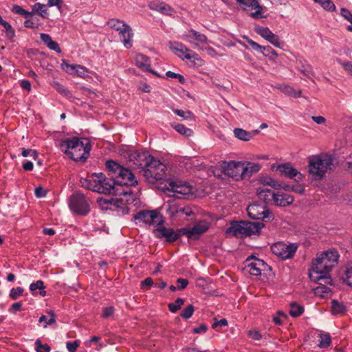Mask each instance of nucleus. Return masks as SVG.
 <instances>
[{
    "instance_id": "1",
    "label": "nucleus",
    "mask_w": 352,
    "mask_h": 352,
    "mask_svg": "<svg viewBox=\"0 0 352 352\" xmlns=\"http://www.w3.org/2000/svg\"><path fill=\"white\" fill-rule=\"evenodd\" d=\"M105 166L108 175L114 179L116 186H120V188H118L120 191H125L124 193H122L123 197L116 199V201H120L122 204L124 202L122 206H118V212L129 214L131 208L126 203L132 198L133 192L131 187L137 185L138 180L129 168L122 166L117 161L109 160L106 162Z\"/></svg>"
},
{
    "instance_id": "2",
    "label": "nucleus",
    "mask_w": 352,
    "mask_h": 352,
    "mask_svg": "<svg viewBox=\"0 0 352 352\" xmlns=\"http://www.w3.org/2000/svg\"><path fill=\"white\" fill-rule=\"evenodd\" d=\"M340 255L336 249H329L321 253L312 263L309 272L310 279L320 285L331 284V279L329 276L332 267L338 263Z\"/></svg>"
},
{
    "instance_id": "3",
    "label": "nucleus",
    "mask_w": 352,
    "mask_h": 352,
    "mask_svg": "<svg viewBox=\"0 0 352 352\" xmlns=\"http://www.w3.org/2000/svg\"><path fill=\"white\" fill-rule=\"evenodd\" d=\"M60 148L72 160L84 162L89 155L91 145L88 139L73 137L61 140Z\"/></svg>"
},
{
    "instance_id": "4",
    "label": "nucleus",
    "mask_w": 352,
    "mask_h": 352,
    "mask_svg": "<svg viewBox=\"0 0 352 352\" xmlns=\"http://www.w3.org/2000/svg\"><path fill=\"white\" fill-rule=\"evenodd\" d=\"M81 183L82 186L98 193L121 197L122 193L125 192L120 191L118 188H120V186H116L114 179L112 177L107 178L102 173H94L89 179H85Z\"/></svg>"
},
{
    "instance_id": "5",
    "label": "nucleus",
    "mask_w": 352,
    "mask_h": 352,
    "mask_svg": "<svg viewBox=\"0 0 352 352\" xmlns=\"http://www.w3.org/2000/svg\"><path fill=\"white\" fill-rule=\"evenodd\" d=\"M264 224L259 221H231L230 227L226 230L227 237L243 239L252 234H258Z\"/></svg>"
},
{
    "instance_id": "6",
    "label": "nucleus",
    "mask_w": 352,
    "mask_h": 352,
    "mask_svg": "<svg viewBox=\"0 0 352 352\" xmlns=\"http://www.w3.org/2000/svg\"><path fill=\"white\" fill-rule=\"evenodd\" d=\"M309 173L314 179L320 180L325 175L333 164V158L331 155L321 153L312 155L308 160Z\"/></svg>"
},
{
    "instance_id": "7",
    "label": "nucleus",
    "mask_w": 352,
    "mask_h": 352,
    "mask_svg": "<svg viewBox=\"0 0 352 352\" xmlns=\"http://www.w3.org/2000/svg\"><path fill=\"white\" fill-rule=\"evenodd\" d=\"M107 25L118 32L120 38L126 49L132 47L134 34L129 25L124 21L113 18L108 20Z\"/></svg>"
},
{
    "instance_id": "8",
    "label": "nucleus",
    "mask_w": 352,
    "mask_h": 352,
    "mask_svg": "<svg viewBox=\"0 0 352 352\" xmlns=\"http://www.w3.org/2000/svg\"><path fill=\"white\" fill-rule=\"evenodd\" d=\"M143 175L146 180L151 184L164 179L166 176V166L158 159L154 157L150 160V162L142 171Z\"/></svg>"
},
{
    "instance_id": "9",
    "label": "nucleus",
    "mask_w": 352,
    "mask_h": 352,
    "mask_svg": "<svg viewBox=\"0 0 352 352\" xmlns=\"http://www.w3.org/2000/svg\"><path fill=\"white\" fill-rule=\"evenodd\" d=\"M257 195L265 202L273 201L274 205L281 207L289 206L294 201V197L291 195L279 192L275 193L268 188L258 189Z\"/></svg>"
},
{
    "instance_id": "10",
    "label": "nucleus",
    "mask_w": 352,
    "mask_h": 352,
    "mask_svg": "<svg viewBox=\"0 0 352 352\" xmlns=\"http://www.w3.org/2000/svg\"><path fill=\"white\" fill-rule=\"evenodd\" d=\"M69 208L75 213L85 216L89 212V204L81 193L73 194L69 199Z\"/></svg>"
},
{
    "instance_id": "11",
    "label": "nucleus",
    "mask_w": 352,
    "mask_h": 352,
    "mask_svg": "<svg viewBox=\"0 0 352 352\" xmlns=\"http://www.w3.org/2000/svg\"><path fill=\"white\" fill-rule=\"evenodd\" d=\"M264 203H254L249 205L247 208V212L252 220H264L265 219L273 218L272 212Z\"/></svg>"
},
{
    "instance_id": "12",
    "label": "nucleus",
    "mask_w": 352,
    "mask_h": 352,
    "mask_svg": "<svg viewBox=\"0 0 352 352\" xmlns=\"http://www.w3.org/2000/svg\"><path fill=\"white\" fill-rule=\"evenodd\" d=\"M153 157V156L146 150H130L128 152L129 162H133L141 171L144 170Z\"/></svg>"
},
{
    "instance_id": "13",
    "label": "nucleus",
    "mask_w": 352,
    "mask_h": 352,
    "mask_svg": "<svg viewBox=\"0 0 352 352\" xmlns=\"http://www.w3.org/2000/svg\"><path fill=\"white\" fill-rule=\"evenodd\" d=\"M297 249V243L287 245L283 242H278L271 246L272 253L284 260L292 258Z\"/></svg>"
},
{
    "instance_id": "14",
    "label": "nucleus",
    "mask_w": 352,
    "mask_h": 352,
    "mask_svg": "<svg viewBox=\"0 0 352 352\" xmlns=\"http://www.w3.org/2000/svg\"><path fill=\"white\" fill-rule=\"evenodd\" d=\"M168 190L173 192V196L178 199H186L192 195V188L186 182L171 181L169 182Z\"/></svg>"
},
{
    "instance_id": "15",
    "label": "nucleus",
    "mask_w": 352,
    "mask_h": 352,
    "mask_svg": "<svg viewBox=\"0 0 352 352\" xmlns=\"http://www.w3.org/2000/svg\"><path fill=\"white\" fill-rule=\"evenodd\" d=\"M243 162L230 161L224 162L222 166L223 172L225 175L230 177L233 178L236 181L243 179V175L241 174L243 166Z\"/></svg>"
},
{
    "instance_id": "16",
    "label": "nucleus",
    "mask_w": 352,
    "mask_h": 352,
    "mask_svg": "<svg viewBox=\"0 0 352 352\" xmlns=\"http://www.w3.org/2000/svg\"><path fill=\"white\" fill-rule=\"evenodd\" d=\"M240 6L242 10L250 11L256 10L255 12H251L250 16L254 19H260L265 17L263 14V8L260 6L258 0H235Z\"/></svg>"
},
{
    "instance_id": "17",
    "label": "nucleus",
    "mask_w": 352,
    "mask_h": 352,
    "mask_svg": "<svg viewBox=\"0 0 352 352\" xmlns=\"http://www.w3.org/2000/svg\"><path fill=\"white\" fill-rule=\"evenodd\" d=\"M164 221H158L157 227L153 230V234L158 239L164 238L168 243H173L178 240V235L172 228H166L164 226Z\"/></svg>"
},
{
    "instance_id": "18",
    "label": "nucleus",
    "mask_w": 352,
    "mask_h": 352,
    "mask_svg": "<svg viewBox=\"0 0 352 352\" xmlns=\"http://www.w3.org/2000/svg\"><path fill=\"white\" fill-rule=\"evenodd\" d=\"M242 37L250 44L253 50L261 52L264 56L267 57L270 60L275 61L277 58L278 56V53L271 46H262L245 35Z\"/></svg>"
},
{
    "instance_id": "19",
    "label": "nucleus",
    "mask_w": 352,
    "mask_h": 352,
    "mask_svg": "<svg viewBox=\"0 0 352 352\" xmlns=\"http://www.w3.org/2000/svg\"><path fill=\"white\" fill-rule=\"evenodd\" d=\"M133 220H162L160 208L154 210L140 209L133 214Z\"/></svg>"
},
{
    "instance_id": "20",
    "label": "nucleus",
    "mask_w": 352,
    "mask_h": 352,
    "mask_svg": "<svg viewBox=\"0 0 352 352\" xmlns=\"http://www.w3.org/2000/svg\"><path fill=\"white\" fill-rule=\"evenodd\" d=\"M254 259L252 262L249 263L246 267L248 269L249 273L253 276H260L261 272L264 270L267 266V264L261 259L255 258L254 255L250 256L247 259L246 262H249Z\"/></svg>"
},
{
    "instance_id": "21",
    "label": "nucleus",
    "mask_w": 352,
    "mask_h": 352,
    "mask_svg": "<svg viewBox=\"0 0 352 352\" xmlns=\"http://www.w3.org/2000/svg\"><path fill=\"white\" fill-rule=\"evenodd\" d=\"M209 227L206 221H197L192 227L189 226L188 241L198 240L202 234L208 231Z\"/></svg>"
},
{
    "instance_id": "22",
    "label": "nucleus",
    "mask_w": 352,
    "mask_h": 352,
    "mask_svg": "<svg viewBox=\"0 0 352 352\" xmlns=\"http://www.w3.org/2000/svg\"><path fill=\"white\" fill-rule=\"evenodd\" d=\"M277 170L280 173V175L290 179L297 177V179H296V181L302 179V175L298 172L297 169L293 168L288 164L278 165Z\"/></svg>"
},
{
    "instance_id": "23",
    "label": "nucleus",
    "mask_w": 352,
    "mask_h": 352,
    "mask_svg": "<svg viewBox=\"0 0 352 352\" xmlns=\"http://www.w3.org/2000/svg\"><path fill=\"white\" fill-rule=\"evenodd\" d=\"M245 164L243 166L244 171L242 170L243 179H249L253 174L258 173L261 170V165L256 163L243 161Z\"/></svg>"
},
{
    "instance_id": "24",
    "label": "nucleus",
    "mask_w": 352,
    "mask_h": 352,
    "mask_svg": "<svg viewBox=\"0 0 352 352\" xmlns=\"http://www.w3.org/2000/svg\"><path fill=\"white\" fill-rule=\"evenodd\" d=\"M135 65L142 71H151L150 58L142 54H138L135 57Z\"/></svg>"
},
{
    "instance_id": "25",
    "label": "nucleus",
    "mask_w": 352,
    "mask_h": 352,
    "mask_svg": "<svg viewBox=\"0 0 352 352\" xmlns=\"http://www.w3.org/2000/svg\"><path fill=\"white\" fill-rule=\"evenodd\" d=\"M170 49L174 52V53L182 60L186 59L185 56L190 52H192V50L187 47L185 45L182 43H171Z\"/></svg>"
},
{
    "instance_id": "26",
    "label": "nucleus",
    "mask_w": 352,
    "mask_h": 352,
    "mask_svg": "<svg viewBox=\"0 0 352 352\" xmlns=\"http://www.w3.org/2000/svg\"><path fill=\"white\" fill-rule=\"evenodd\" d=\"M41 41L47 45V47L58 54L61 53V49L57 42L52 40L51 36L48 34L41 33L40 35Z\"/></svg>"
},
{
    "instance_id": "27",
    "label": "nucleus",
    "mask_w": 352,
    "mask_h": 352,
    "mask_svg": "<svg viewBox=\"0 0 352 352\" xmlns=\"http://www.w3.org/2000/svg\"><path fill=\"white\" fill-rule=\"evenodd\" d=\"M30 14H31L30 17H32L34 14H38L43 19H48L50 16V13L46 8V5L41 3L34 4Z\"/></svg>"
},
{
    "instance_id": "28",
    "label": "nucleus",
    "mask_w": 352,
    "mask_h": 352,
    "mask_svg": "<svg viewBox=\"0 0 352 352\" xmlns=\"http://www.w3.org/2000/svg\"><path fill=\"white\" fill-rule=\"evenodd\" d=\"M340 278L344 283L352 287V263H347L342 269Z\"/></svg>"
},
{
    "instance_id": "29",
    "label": "nucleus",
    "mask_w": 352,
    "mask_h": 352,
    "mask_svg": "<svg viewBox=\"0 0 352 352\" xmlns=\"http://www.w3.org/2000/svg\"><path fill=\"white\" fill-rule=\"evenodd\" d=\"M346 311V306L337 300L331 301V312L333 315H342Z\"/></svg>"
},
{
    "instance_id": "30",
    "label": "nucleus",
    "mask_w": 352,
    "mask_h": 352,
    "mask_svg": "<svg viewBox=\"0 0 352 352\" xmlns=\"http://www.w3.org/2000/svg\"><path fill=\"white\" fill-rule=\"evenodd\" d=\"M152 10H155L165 14H171L173 12V8L164 2L155 4L154 6L150 7Z\"/></svg>"
},
{
    "instance_id": "31",
    "label": "nucleus",
    "mask_w": 352,
    "mask_h": 352,
    "mask_svg": "<svg viewBox=\"0 0 352 352\" xmlns=\"http://www.w3.org/2000/svg\"><path fill=\"white\" fill-rule=\"evenodd\" d=\"M187 36L190 38H193L195 40L201 43H208V38L205 34H201L199 32L192 29L188 31Z\"/></svg>"
},
{
    "instance_id": "32",
    "label": "nucleus",
    "mask_w": 352,
    "mask_h": 352,
    "mask_svg": "<svg viewBox=\"0 0 352 352\" xmlns=\"http://www.w3.org/2000/svg\"><path fill=\"white\" fill-rule=\"evenodd\" d=\"M254 32L260 35L262 38L265 39L266 41L268 39V38L272 34V32L267 27H263L259 25H256L254 26Z\"/></svg>"
},
{
    "instance_id": "33",
    "label": "nucleus",
    "mask_w": 352,
    "mask_h": 352,
    "mask_svg": "<svg viewBox=\"0 0 352 352\" xmlns=\"http://www.w3.org/2000/svg\"><path fill=\"white\" fill-rule=\"evenodd\" d=\"M234 134L236 138L243 141H249L252 137L251 133L240 128L235 129Z\"/></svg>"
},
{
    "instance_id": "34",
    "label": "nucleus",
    "mask_w": 352,
    "mask_h": 352,
    "mask_svg": "<svg viewBox=\"0 0 352 352\" xmlns=\"http://www.w3.org/2000/svg\"><path fill=\"white\" fill-rule=\"evenodd\" d=\"M304 311V307L299 305L295 302L290 304L289 314L292 317L296 318L300 316Z\"/></svg>"
},
{
    "instance_id": "35",
    "label": "nucleus",
    "mask_w": 352,
    "mask_h": 352,
    "mask_svg": "<svg viewBox=\"0 0 352 352\" xmlns=\"http://www.w3.org/2000/svg\"><path fill=\"white\" fill-rule=\"evenodd\" d=\"M171 126L177 132L186 137L190 136L193 133L190 129L187 128L182 124H172Z\"/></svg>"
},
{
    "instance_id": "36",
    "label": "nucleus",
    "mask_w": 352,
    "mask_h": 352,
    "mask_svg": "<svg viewBox=\"0 0 352 352\" xmlns=\"http://www.w3.org/2000/svg\"><path fill=\"white\" fill-rule=\"evenodd\" d=\"M53 87L61 95H63L67 98H71L72 96L71 91L69 89H67L65 86H63L62 84H60L58 82H55L54 83Z\"/></svg>"
},
{
    "instance_id": "37",
    "label": "nucleus",
    "mask_w": 352,
    "mask_h": 352,
    "mask_svg": "<svg viewBox=\"0 0 352 352\" xmlns=\"http://www.w3.org/2000/svg\"><path fill=\"white\" fill-rule=\"evenodd\" d=\"M184 304V300L181 298H177L174 302L169 303L168 307L169 311L172 313H176L181 309L182 306Z\"/></svg>"
},
{
    "instance_id": "38",
    "label": "nucleus",
    "mask_w": 352,
    "mask_h": 352,
    "mask_svg": "<svg viewBox=\"0 0 352 352\" xmlns=\"http://www.w3.org/2000/svg\"><path fill=\"white\" fill-rule=\"evenodd\" d=\"M49 314L50 316V318L49 319H47V317L46 316H45V315H42L39 318L38 322L40 323L45 322L44 327H46L47 325H51V324H54L56 322V316H55V314L52 311L49 312Z\"/></svg>"
},
{
    "instance_id": "39",
    "label": "nucleus",
    "mask_w": 352,
    "mask_h": 352,
    "mask_svg": "<svg viewBox=\"0 0 352 352\" xmlns=\"http://www.w3.org/2000/svg\"><path fill=\"white\" fill-rule=\"evenodd\" d=\"M62 67L63 69H65L67 72H70L73 71L74 69H76V72H80V70H82V71L85 70L84 67H82L80 65H70V64L67 63L65 60H63Z\"/></svg>"
},
{
    "instance_id": "40",
    "label": "nucleus",
    "mask_w": 352,
    "mask_h": 352,
    "mask_svg": "<svg viewBox=\"0 0 352 352\" xmlns=\"http://www.w3.org/2000/svg\"><path fill=\"white\" fill-rule=\"evenodd\" d=\"M11 11L14 14L24 16L25 18H29L31 16V14H30L29 11L23 9L19 5H14L11 9Z\"/></svg>"
},
{
    "instance_id": "41",
    "label": "nucleus",
    "mask_w": 352,
    "mask_h": 352,
    "mask_svg": "<svg viewBox=\"0 0 352 352\" xmlns=\"http://www.w3.org/2000/svg\"><path fill=\"white\" fill-rule=\"evenodd\" d=\"M340 14L346 20L351 23V25L347 26L346 30L349 32H352V13L348 9L342 8H341Z\"/></svg>"
},
{
    "instance_id": "42",
    "label": "nucleus",
    "mask_w": 352,
    "mask_h": 352,
    "mask_svg": "<svg viewBox=\"0 0 352 352\" xmlns=\"http://www.w3.org/2000/svg\"><path fill=\"white\" fill-rule=\"evenodd\" d=\"M195 311V307L192 305H188L180 314L181 317L185 320L189 319Z\"/></svg>"
},
{
    "instance_id": "43",
    "label": "nucleus",
    "mask_w": 352,
    "mask_h": 352,
    "mask_svg": "<svg viewBox=\"0 0 352 352\" xmlns=\"http://www.w3.org/2000/svg\"><path fill=\"white\" fill-rule=\"evenodd\" d=\"M36 352H50V346L47 344H42L39 339L34 343Z\"/></svg>"
},
{
    "instance_id": "44",
    "label": "nucleus",
    "mask_w": 352,
    "mask_h": 352,
    "mask_svg": "<svg viewBox=\"0 0 352 352\" xmlns=\"http://www.w3.org/2000/svg\"><path fill=\"white\" fill-rule=\"evenodd\" d=\"M267 41L270 42L272 45H273L274 47L278 48H282V42L280 39V37L277 34H275L272 32Z\"/></svg>"
},
{
    "instance_id": "45",
    "label": "nucleus",
    "mask_w": 352,
    "mask_h": 352,
    "mask_svg": "<svg viewBox=\"0 0 352 352\" xmlns=\"http://www.w3.org/2000/svg\"><path fill=\"white\" fill-rule=\"evenodd\" d=\"M319 3L326 10L331 12L336 10V6L331 0H321Z\"/></svg>"
},
{
    "instance_id": "46",
    "label": "nucleus",
    "mask_w": 352,
    "mask_h": 352,
    "mask_svg": "<svg viewBox=\"0 0 352 352\" xmlns=\"http://www.w3.org/2000/svg\"><path fill=\"white\" fill-rule=\"evenodd\" d=\"M331 341V336L329 333L321 334L319 346H320L322 348L327 347L329 346Z\"/></svg>"
},
{
    "instance_id": "47",
    "label": "nucleus",
    "mask_w": 352,
    "mask_h": 352,
    "mask_svg": "<svg viewBox=\"0 0 352 352\" xmlns=\"http://www.w3.org/2000/svg\"><path fill=\"white\" fill-rule=\"evenodd\" d=\"M2 26L6 29V36L10 39H12L15 36L14 28L8 21H6Z\"/></svg>"
},
{
    "instance_id": "48",
    "label": "nucleus",
    "mask_w": 352,
    "mask_h": 352,
    "mask_svg": "<svg viewBox=\"0 0 352 352\" xmlns=\"http://www.w3.org/2000/svg\"><path fill=\"white\" fill-rule=\"evenodd\" d=\"M21 155L23 157H26L28 156L32 157L34 160L38 157V153L36 150L30 148H22Z\"/></svg>"
},
{
    "instance_id": "49",
    "label": "nucleus",
    "mask_w": 352,
    "mask_h": 352,
    "mask_svg": "<svg viewBox=\"0 0 352 352\" xmlns=\"http://www.w3.org/2000/svg\"><path fill=\"white\" fill-rule=\"evenodd\" d=\"M23 293V289L21 287L16 288H12L10 292V297L12 300H16L20 296H22Z\"/></svg>"
},
{
    "instance_id": "50",
    "label": "nucleus",
    "mask_w": 352,
    "mask_h": 352,
    "mask_svg": "<svg viewBox=\"0 0 352 352\" xmlns=\"http://www.w3.org/2000/svg\"><path fill=\"white\" fill-rule=\"evenodd\" d=\"M265 183L275 189H279L281 188L284 189H287L289 188L288 186H283L281 184H280L279 182H278L277 181L274 180L272 178L267 179V181L265 182Z\"/></svg>"
},
{
    "instance_id": "51",
    "label": "nucleus",
    "mask_w": 352,
    "mask_h": 352,
    "mask_svg": "<svg viewBox=\"0 0 352 352\" xmlns=\"http://www.w3.org/2000/svg\"><path fill=\"white\" fill-rule=\"evenodd\" d=\"M80 341L78 340L73 342H67L66 343V348L69 352H76L77 348L79 346Z\"/></svg>"
},
{
    "instance_id": "52",
    "label": "nucleus",
    "mask_w": 352,
    "mask_h": 352,
    "mask_svg": "<svg viewBox=\"0 0 352 352\" xmlns=\"http://www.w3.org/2000/svg\"><path fill=\"white\" fill-rule=\"evenodd\" d=\"M41 23L34 22V21H33V20H31V19H28V18H26V19L24 21V27L25 28L34 29V30L38 28V27L41 25Z\"/></svg>"
},
{
    "instance_id": "53",
    "label": "nucleus",
    "mask_w": 352,
    "mask_h": 352,
    "mask_svg": "<svg viewBox=\"0 0 352 352\" xmlns=\"http://www.w3.org/2000/svg\"><path fill=\"white\" fill-rule=\"evenodd\" d=\"M214 321L212 324V329H217L219 327H226L228 326V320L226 318H222L220 320H218L217 318L214 319Z\"/></svg>"
},
{
    "instance_id": "54",
    "label": "nucleus",
    "mask_w": 352,
    "mask_h": 352,
    "mask_svg": "<svg viewBox=\"0 0 352 352\" xmlns=\"http://www.w3.org/2000/svg\"><path fill=\"white\" fill-rule=\"evenodd\" d=\"M44 288V283L41 280H38L36 283H32L30 285V289L31 291H36V289H43Z\"/></svg>"
},
{
    "instance_id": "55",
    "label": "nucleus",
    "mask_w": 352,
    "mask_h": 352,
    "mask_svg": "<svg viewBox=\"0 0 352 352\" xmlns=\"http://www.w3.org/2000/svg\"><path fill=\"white\" fill-rule=\"evenodd\" d=\"M175 233H176V234L178 235V239L182 236H186L188 239V236H189V226H188L187 227H185V228H181L177 229L175 230Z\"/></svg>"
},
{
    "instance_id": "56",
    "label": "nucleus",
    "mask_w": 352,
    "mask_h": 352,
    "mask_svg": "<svg viewBox=\"0 0 352 352\" xmlns=\"http://www.w3.org/2000/svg\"><path fill=\"white\" fill-rule=\"evenodd\" d=\"M173 112L178 116L184 118V119H188L190 118L192 113L190 111H183L181 109H175L173 110Z\"/></svg>"
},
{
    "instance_id": "57",
    "label": "nucleus",
    "mask_w": 352,
    "mask_h": 352,
    "mask_svg": "<svg viewBox=\"0 0 352 352\" xmlns=\"http://www.w3.org/2000/svg\"><path fill=\"white\" fill-rule=\"evenodd\" d=\"M19 84L21 87L28 92H30L32 89V85L30 82L28 80H19Z\"/></svg>"
},
{
    "instance_id": "58",
    "label": "nucleus",
    "mask_w": 352,
    "mask_h": 352,
    "mask_svg": "<svg viewBox=\"0 0 352 352\" xmlns=\"http://www.w3.org/2000/svg\"><path fill=\"white\" fill-rule=\"evenodd\" d=\"M178 284L177 289L182 290L185 289L188 285V280L186 278H179L177 280Z\"/></svg>"
},
{
    "instance_id": "59",
    "label": "nucleus",
    "mask_w": 352,
    "mask_h": 352,
    "mask_svg": "<svg viewBox=\"0 0 352 352\" xmlns=\"http://www.w3.org/2000/svg\"><path fill=\"white\" fill-rule=\"evenodd\" d=\"M34 193L36 197L41 198L46 196L47 191L42 186H38L35 188Z\"/></svg>"
},
{
    "instance_id": "60",
    "label": "nucleus",
    "mask_w": 352,
    "mask_h": 352,
    "mask_svg": "<svg viewBox=\"0 0 352 352\" xmlns=\"http://www.w3.org/2000/svg\"><path fill=\"white\" fill-rule=\"evenodd\" d=\"M114 310L115 309L113 306H109V307L103 308V312L102 314V317L108 318V317L111 316L113 314Z\"/></svg>"
},
{
    "instance_id": "61",
    "label": "nucleus",
    "mask_w": 352,
    "mask_h": 352,
    "mask_svg": "<svg viewBox=\"0 0 352 352\" xmlns=\"http://www.w3.org/2000/svg\"><path fill=\"white\" fill-rule=\"evenodd\" d=\"M208 330V327L204 324H201L199 327H195L192 329V333L199 334L201 333H205Z\"/></svg>"
},
{
    "instance_id": "62",
    "label": "nucleus",
    "mask_w": 352,
    "mask_h": 352,
    "mask_svg": "<svg viewBox=\"0 0 352 352\" xmlns=\"http://www.w3.org/2000/svg\"><path fill=\"white\" fill-rule=\"evenodd\" d=\"M178 214H184L186 217H190L192 214H194V212L192 208L189 207H185L179 211H177Z\"/></svg>"
},
{
    "instance_id": "63",
    "label": "nucleus",
    "mask_w": 352,
    "mask_h": 352,
    "mask_svg": "<svg viewBox=\"0 0 352 352\" xmlns=\"http://www.w3.org/2000/svg\"><path fill=\"white\" fill-rule=\"evenodd\" d=\"M248 334H249L250 337H251L252 339H254L255 340H259L262 338L261 333L258 331H255V330L249 331Z\"/></svg>"
},
{
    "instance_id": "64",
    "label": "nucleus",
    "mask_w": 352,
    "mask_h": 352,
    "mask_svg": "<svg viewBox=\"0 0 352 352\" xmlns=\"http://www.w3.org/2000/svg\"><path fill=\"white\" fill-rule=\"evenodd\" d=\"M344 69L352 76V63L345 62L342 63Z\"/></svg>"
}]
</instances>
